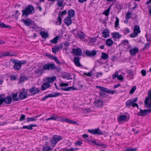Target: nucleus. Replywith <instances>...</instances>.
I'll return each instance as SVG.
<instances>
[{
    "label": "nucleus",
    "instance_id": "b1692460",
    "mask_svg": "<svg viewBox=\"0 0 151 151\" xmlns=\"http://www.w3.org/2000/svg\"><path fill=\"white\" fill-rule=\"evenodd\" d=\"M50 85L47 83H43L41 86V89L42 91H44L47 88L50 87Z\"/></svg>",
    "mask_w": 151,
    "mask_h": 151
},
{
    "label": "nucleus",
    "instance_id": "49530a36",
    "mask_svg": "<svg viewBox=\"0 0 151 151\" xmlns=\"http://www.w3.org/2000/svg\"><path fill=\"white\" fill-rule=\"evenodd\" d=\"M137 150V149L136 148H129L125 150L124 151H136Z\"/></svg>",
    "mask_w": 151,
    "mask_h": 151
},
{
    "label": "nucleus",
    "instance_id": "f03ea898",
    "mask_svg": "<svg viewBox=\"0 0 151 151\" xmlns=\"http://www.w3.org/2000/svg\"><path fill=\"white\" fill-rule=\"evenodd\" d=\"M34 10V8L33 6L31 5H28L27 6H26L24 9L22 10V16L27 17L29 14L32 13Z\"/></svg>",
    "mask_w": 151,
    "mask_h": 151
},
{
    "label": "nucleus",
    "instance_id": "cd10ccee",
    "mask_svg": "<svg viewBox=\"0 0 151 151\" xmlns=\"http://www.w3.org/2000/svg\"><path fill=\"white\" fill-rule=\"evenodd\" d=\"M75 12L74 10L72 9H70L68 11V15L70 17H73L75 16Z\"/></svg>",
    "mask_w": 151,
    "mask_h": 151
},
{
    "label": "nucleus",
    "instance_id": "412c9836",
    "mask_svg": "<svg viewBox=\"0 0 151 151\" xmlns=\"http://www.w3.org/2000/svg\"><path fill=\"white\" fill-rule=\"evenodd\" d=\"M71 18V17L67 16L64 19V22L67 26L70 25L72 23V22Z\"/></svg>",
    "mask_w": 151,
    "mask_h": 151
},
{
    "label": "nucleus",
    "instance_id": "ddd939ff",
    "mask_svg": "<svg viewBox=\"0 0 151 151\" xmlns=\"http://www.w3.org/2000/svg\"><path fill=\"white\" fill-rule=\"evenodd\" d=\"M29 91L31 93V95H34L39 93L40 92L39 89L38 88H35L33 86L31 88L29 89Z\"/></svg>",
    "mask_w": 151,
    "mask_h": 151
},
{
    "label": "nucleus",
    "instance_id": "f257e3e1",
    "mask_svg": "<svg viewBox=\"0 0 151 151\" xmlns=\"http://www.w3.org/2000/svg\"><path fill=\"white\" fill-rule=\"evenodd\" d=\"M96 88H99L100 90V91L99 92V95L100 96L102 97V98L106 96V94L105 93V92L111 94L114 93V92L113 91H111V90L104 87L96 86Z\"/></svg>",
    "mask_w": 151,
    "mask_h": 151
},
{
    "label": "nucleus",
    "instance_id": "9b49d317",
    "mask_svg": "<svg viewBox=\"0 0 151 151\" xmlns=\"http://www.w3.org/2000/svg\"><path fill=\"white\" fill-rule=\"evenodd\" d=\"M138 100V98L136 97L134 99H132L127 101L125 103L126 106L127 107H129L131 106L133 103L136 102Z\"/></svg>",
    "mask_w": 151,
    "mask_h": 151
},
{
    "label": "nucleus",
    "instance_id": "aec40b11",
    "mask_svg": "<svg viewBox=\"0 0 151 151\" xmlns=\"http://www.w3.org/2000/svg\"><path fill=\"white\" fill-rule=\"evenodd\" d=\"M12 98L9 96H7L5 98L4 97V101L6 104H10L12 101Z\"/></svg>",
    "mask_w": 151,
    "mask_h": 151
},
{
    "label": "nucleus",
    "instance_id": "7ed1b4c3",
    "mask_svg": "<svg viewBox=\"0 0 151 151\" xmlns=\"http://www.w3.org/2000/svg\"><path fill=\"white\" fill-rule=\"evenodd\" d=\"M133 32L134 34L131 33L130 34V36L132 38L137 37L138 34L141 32L140 28L139 25H135L134 26Z\"/></svg>",
    "mask_w": 151,
    "mask_h": 151
},
{
    "label": "nucleus",
    "instance_id": "423d86ee",
    "mask_svg": "<svg viewBox=\"0 0 151 151\" xmlns=\"http://www.w3.org/2000/svg\"><path fill=\"white\" fill-rule=\"evenodd\" d=\"M140 111L138 112L137 115L139 116H144L147 115L151 113V109L142 110L139 109Z\"/></svg>",
    "mask_w": 151,
    "mask_h": 151
},
{
    "label": "nucleus",
    "instance_id": "e2e57ef3",
    "mask_svg": "<svg viewBox=\"0 0 151 151\" xmlns=\"http://www.w3.org/2000/svg\"><path fill=\"white\" fill-rule=\"evenodd\" d=\"M141 73L143 76H145L146 75V71L145 70H142L141 71Z\"/></svg>",
    "mask_w": 151,
    "mask_h": 151
},
{
    "label": "nucleus",
    "instance_id": "c85d7f7f",
    "mask_svg": "<svg viewBox=\"0 0 151 151\" xmlns=\"http://www.w3.org/2000/svg\"><path fill=\"white\" fill-rule=\"evenodd\" d=\"M40 115H37L33 117H28L27 119L26 122H29L30 121H34L37 120L36 118L40 116Z\"/></svg>",
    "mask_w": 151,
    "mask_h": 151
},
{
    "label": "nucleus",
    "instance_id": "c9c22d12",
    "mask_svg": "<svg viewBox=\"0 0 151 151\" xmlns=\"http://www.w3.org/2000/svg\"><path fill=\"white\" fill-rule=\"evenodd\" d=\"M42 149L43 151H50L52 150L53 148H51L50 147L48 146H43Z\"/></svg>",
    "mask_w": 151,
    "mask_h": 151
},
{
    "label": "nucleus",
    "instance_id": "1a4fd4ad",
    "mask_svg": "<svg viewBox=\"0 0 151 151\" xmlns=\"http://www.w3.org/2000/svg\"><path fill=\"white\" fill-rule=\"evenodd\" d=\"M88 131L89 133L94 134L100 135L103 134L101 130L99 128L89 129L88 130Z\"/></svg>",
    "mask_w": 151,
    "mask_h": 151
},
{
    "label": "nucleus",
    "instance_id": "4be33fe9",
    "mask_svg": "<svg viewBox=\"0 0 151 151\" xmlns=\"http://www.w3.org/2000/svg\"><path fill=\"white\" fill-rule=\"evenodd\" d=\"M37 126V125L36 124H30L29 126L24 125L22 127H21V129H27L29 130H32L33 129V127H36Z\"/></svg>",
    "mask_w": 151,
    "mask_h": 151
},
{
    "label": "nucleus",
    "instance_id": "052dcab7",
    "mask_svg": "<svg viewBox=\"0 0 151 151\" xmlns=\"http://www.w3.org/2000/svg\"><path fill=\"white\" fill-rule=\"evenodd\" d=\"M97 146L102 147L104 148H106L107 147V145L106 144H97Z\"/></svg>",
    "mask_w": 151,
    "mask_h": 151
},
{
    "label": "nucleus",
    "instance_id": "393cba45",
    "mask_svg": "<svg viewBox=\"0 0 151 151\" xmlns=\"http://www.w3.org/2000/svg\"><path fill=\"white\" fill-rule=\"evenodd\" d=\"M20 64L19 62L15 63L13 67V69L15 70H17L20 69L21 67Z\"/></svg>",
    "mask_w": 151,
    "mask_h": 151
},
{
    "label": "nucleus",
    "instance_id": "f8f14e48",
    "mask_svg": "<svg viewBox=\"0 0 151 151\" xmlns=\"http://www.w3.org/2000/svg\"><path fill=\"white\" fill-rule=\"evenodd\" d=\"M67 14L66 10H64L62 12H60L58 14V22H59V24L61 25L62 23V20L63 15H65Z\"/></svg>",
    "mask_w": 151,
    "mask_h": 151
},
{
    "label": "nucleus",
    "instance_id": "a18cd8bd",
    "mask_svg": "<svg viewBox=\"0 0 151 151\" xmlns=\"http://www.w3.org/2000/svg\"><path fill=\"white\" fill-rule=\"evenodd\" d=\"M119 20L117 17L116 18V20L115 22V28L118 27L119 25Z\"/></svg>",
    "mask_w": 151,
    "mask_h": 151
},
{
    "label": "nucleus",
    "instance_id": "a211bd4d",
    "mask_svg": "<svg viewBox=\"0 0 151 151\" xmlns=\"http://www.w3.org/2000/svg\"><path fill=\"white\" fill-rule=\"evenodd\" d=\"M27 93L26 91H23L21 92L19 95V99L21 100H22L27 98Z\"/></svg>",
    "mask_w": 151,
    "mask_h": 151
},
{
    "label": "nucleus",
    "instance_id": "39448f33",
    "mask_svg": "<svg viewBox=\"0 0 151 151\" xmlns=\"http://www.w3.org/2000/svg\"><path fill=\"white\" fill-rule=\"evenodd\" d=\"M148 96L146 97L145 101L146 106L148 105L149 107L151 108V89L148 91Z\"/></svg>",
    "mask_w": 151,
    "mask_h": 151
},
{
    "label": "nucleus",
    "instance_id": "bf43d9fd",
    "mask_svg": "<svg viewBox=\"0 0 151 151\" xmlns=\"http://www.w3.org/2000/svg\"><path fill=\"white\" fill-rule=\"evenodd\" d=\"M150 44L149 43H146L144 47L142 48L143 50H145L147 49H148L150 47Z\"/></svg>",
    "mask_w": 151,
    "mask_h": 151
},
{
    "label": "nucleus",
    "instance_id": "58836bf2",
    "mask_svg": "<svg viewBox=\"0 0 151 151\" xmlns=\"http://www.w3.org/2000/svg\"><path fill=\"white\" fill-rule=\"evenodd\" d=\"M101 58L103 59L106 60L109 58L108 55L105 52H102Z\"/></svg>",
    "mask_w": 151,
    "mask_h": 151
},
{
    "label": "nucleus",
    "instance_id": "20e7f679",
    "mask_svg": "<svg viewBox=\"0 0 151 151\" xmlns=\"http://www.w3.org/2000/svg\"><path fill=\"white\" fill-rule=\"evenodd\" d=\"M62 138L59 135H55L52 137V140L50 141L51 146L54 147L57 142L61 139Z\"/></svg>",
    "mask_w": 151,
    "mask_h": 151
},
{
    "label": "nucleus",
    "instance_id": "ea45409f",
    "mask_svg": "<svg viewBox=\"0 0 151 151\" xmlns=\"http://www.w3.org/2000/svg\"><path fill=\"white\" fill-rule=\"evenodd\" d=\"M78 36L81 39H83L85 37V34L83 32H80L78 33Z\"/></svg>",
    "mask_w": 151,
    "mask_h": 151
},
{
    "label": "nucleus",
    "instance_id": "3c124183",
    "mask_svg": "<svg viewBox=\"0 0 151 151\" xmlns=\"http://www.w3.org/2000/svg\"><path fill=\"white\" fill-rule=\"evenodd\" d=\"M132 15V14L130 12H128L126 14V18L127 19H128L130 18Z\"/></svg>",
    "mask_w": 151,
    "mask_h": 151
},
{
    "label": "nucleus",
    "instance_id": "2eb2a0df",
    "mask_svg": "<svg viewBox=\"0 0 151 151\" xmlns=\"http://www.w3.org/2000/svg\"><path fill=\"white\" fill-rule=\"evenodd\" d=\"M74 54L77 56L81 55L82 54V51L81 49L78 47L76 49H73L72 50Z\"/></svg>",
    "mask_w": 151,
    "mask_h": 151
},
{
    "label": "nucleus",
    "instance_id": "4d7b16f0",
    "mask_svg": "<svg viewBox=\"0 0 151 151\" xmlns=\"http://www.w3.org/2000/svg\"><path fill=\"white\" fill-rule=\"evenodd\" d=\"M17 77L16 75L12 76H10L11 80L12 81H15L17 78Z\"/></svg>",
    "mask_w": 151,
    "mask_h": 151
},
{
    "label": "nucleus",
    "instance_id": "69168bd1",
    "mask_svg": "<svg viewBox=\"0 0 151 151\" xmlns=\"http://www.w3.org/2000/svg\"><path fill=\"white\" fill-rule=\"evenodd\" d=\"M117 79L118 80H120V81H122L123 80V77L121 75H120L119 76H118L117 77Z\"/></svg>",
    "mask_w": 151,
    "mask_h": 151
},
{
    "label": "nucleus",
    "instance_id": "a878e982",
    "mask_svg": "<svg viewBox=\"0 0 151 151\" xmlns=\"http://www.w3.org/2000/svg\"><path fill=\"white\" fill-rule=\"evenodd\" d=\"M102 37L105 38L108 37L109 36V33L107 29H105L102 31Z\"/></svg>",
    "mask_w": 151,
    "mask_h": 151
},
{
    "label": "nucleus",
    "instance_id": "f3484780",
    "mask_svg": "<svg viewBox=\"0 0 151 151\" xmlns=\"http://www.w3.org/2000/svg\"><path fill=\"white\" fill-rule=\"evenodd\" d=\"M43 67L42 68L39 67L34 71L35 73L37 74L38 76H40L44 72Z\"/></svg>",
    "mask_w": 151,
    "mask_h": 151
},
{
    "label": "nucleus",
    "instance_id": "dca6fc26",
    "mask_svg": "<svg viewBox=\"0 0 151 151\" xmlns=\"http://www.w3.org/2000/svg\"><path fill=\"white\" fill-rule=\"evenodd\" d=\"M22 21L27 26H28L32 24V21L30 19L27 18L25 20L22 19Z\"/></svg>",
    "mask_w": 151,
    "mask_h": 151
},
{
    "label": "nucleus",
    "instance_id": "774afa93",
    "mask_svg": "<svg viewBox=\"0 0 151 151\" xmlns=\"http://www.w3.org/2000/svg\"><path fill=\"white\" fill-rule=\"evenodd\" d=\"M2 54L3 56H9L10 55L9 52L3 53Z\"/></svg>",
    "mask_w": 151,
    "mask_h": 151
},
{
    "label": "nucleus",
    "instance_id": "6ab92c4d",
    "mask_svg": "<svg viewBox=\"0 0 151 151\" xmlns=\"http://www.w3.org/2000/svg\"><path fill=\"white\" fill-rule=\"evenodd\" d=\"M80 58L78 57H75L73 60V62L75 63V65L78 67H80L81 66V65L80 63Z\"/></svg>",
    "mask_w": 151,
    "mask_h": 151
},
{
    "label": "nucleus",
    "instance_id": "5701e85b",
    "mask_svg": "<svg viewBox=\"0 0 151 151\" xmlns=\"http://www.w3.org/2000/svg\"><path fill=\"white\" fill-rule=\"evenodd\" d=\"M139 51L138 48L137 47L134 48L133 49H131L129 51V53L132 55H135Z\"/></svg>",
    "mask_w": 151,
    "mask_h": 151
},
{
    "label": "nucleus",
    "instance_id": "09e8293b",
    "mask_svg": "<svg viewBox=\"0 0 151 151\" xmlns=\"http://www.w3.org/2000/svg\"><path fill=\"white\" fill-rule=\"evenodd\" d=\"M136 89V87L135 86H133L129 91V93L131 94L133 93Z\"/></svg>",
    "mask_w": 151,
    "mask_h": 151
},
{
    "label": "nucleus",
    "instance_id": "0e129e2a",
    "mask_svg": "<svg viewBox=\"0 0 151 151\" xmlns=\"http://www.w3.org/2000/svg\"><path fill=\"white\" fill-rule=\"evenodd\" d=\"M25 115L24 114H22L21 116V117L20 118L19 120L20 121H22V120H24L25 119Z\"/></svg>",
    "mask_w": 151,
    "mask_h": 151
},
{
    "label": "nucleus",
    "instance_id": "f704fd0d",
    "mask_svg": "<svg viewBox=\"0 0 151 151\" xmlns=\"http://www.w3.org/2000/svg\"><path fill=\"white\" fill-rule=\"evenodd\" d=\"M56 79V77H52L50 78H47V82L49 83H52Z\"/></svg>",
    "mask_w": 151,
    "mask_h": 151
},
{
    "label": "nucleus",
    "instance_id": "79ce46f5",
    "mask_svg": "<svg viewBox=\"0 0 151 151\" xmlns=\"http://www.w3.org/2000/svg\"><path fill=\"white\" fill-rule=\"evenodd\" d=\"M27 78L26 77L24 76L21 75L19 77V82L20 83H21L26 80H27Z\"/></svg>",
    "mask_w": 151,
    "mask_h": 151
},
{
    "label": "nucleus",
    "instance_id": "4468645a",
    "mask_svg": "<svg viewBox=\"0 0 151 151\" xmlns=\"http://www.w3.org/2000/svg\"><path fill=\"white\" fill-rule=\"evenodd\" d=\"M63 47V45L61 43L59 45L55 46L54 47L52 48V52L54 53H56V52L58 51L59 50L61 49Z\"/></svg>",
    "mask_w": 151,
    "mask_h": 151
},
{
    "label": "nucleus",
    "instance_id": "603ef678",
    "mask_svg": "<svg viewBox=\"0 0 151 151\" xmlns=\"http://www.w3.org/2000/svg\"><path fill=\"white\" fill-rule=\"evenodd\" d=\"M4 96V95L2 94L0 96V105H1L4 102V97H2L3 96Z\"/></svg>",
    "mask_w": 151,
    "mask_h": 151
},
{
    "label": "nucleus",
    "instance_id": "5fc2aeb1",
    "mask_svg": "<svg viewBox=\"0 0 151 151\" xmlns=\"http://www.w3.org/2000/svg\"><path fill=\"white\" fill-rule=\"evenodd\" d=\"M53 59L55 60L56 63L58 64H60L61 63L59 61L58 58L56 56L53 57Z\"/></svg>",
    "mask_w": 151,
    "mask_h": 151
},
{
    "label": "nucleus",
    "instance_id": "473e14b6",
    "mask_svg": "<svg viewBox=\"0 0 151 151\" xmlns=\"http://www.w3.org/2000/svg\"><path fill=\"white\" fill-rule=\"evenodd\" d=\"M65 122L69 123L70 124H76L78 123L77 122L74 121L70 120L69 119L67 118H65Z\"/></svg>",
    "mask_w": 151,
    "mask_h": 151
},
{
    "label": "nucleus",
    "instance_id": "6e6d98bb",
    "mask_svg": "<svg viewBox=\"0 0 151 151\" xmlns=\"http://www.w3.org/2000/svg\"><path fill=\"white\" fill-rule=\"evenodd\" d=\"M122 44L124 45H126L129 43V41L128 40H122Z\"/></svg>",
    "mask_w": 151,
    "mask_h": 151
},
{
    "label": "nucleus",
    "instance_id": "37998d69",
    "mask_svg": "<svg viewBox=\"0 0 151 151\" xmlns=\"http://www.w3.org/2000/svg\"><path fill=\"white\" fill-rule=\"evenodd\" d=\"M12 98L13 99L16 101H17L19 100V99L17 98V93H14L12 94Z\"/></svg>",
    "mask_w": 151,
    "mask_h": 151
},
{
    "label": "nucleus",
    "instance_id": "8fccbe9b",
    "mask_svg": "<svg viewBox=\"0 0 151 151\" xmlns=\"http://www.w3.org/2000/svg\"><path fill=\"white\" fill-rule=\"evenodd\" d=\"M57 1L58 3L57 4V5L58 6L61 7L63 6V0H62L61 1H60L59 0H58Z\"/></svg>",
    "mask_w": 151,
    "mask_h": 151
},
{
    "label": "nucleus",
    "instance_id": "680f3d73",
    "mask_svg": "<svg viewBox=\"0 0 151 151\" xmlns=\"http://www.w3.org/2000/svg\"><path fill=\"white\" fill-rule=\"evenodd\" d=\"M83 74L89 77H91L92 76V72L90 71L88 73H84Z\"/></svg>",
    "mask_w": 151,
    "mask_h": 151
},
{
    "label": "nucleus",
    "instance_id": "0eeeda50",
    "mask_svg": "<svg viewBox=\"0 0 151 151\" xmlns=\"http://www.w3.org/2000/svg\"><path fill=\"white\" fill-rule=\"evenodd\" d=\"M43 69L45 70H53L56 68V66L54 63H48L43 65Z\"/></svg>",
    "mask_w": 151,
    "mask_h": 151
},
{
    "label": "nucleus",
    "instance_id": "e433bc0d",
    "mask_svg": "<svg viewBox=\"0 0 151 151\" xmlns=\"http://www.w3.org/2000/svg\"><path fill=\"white\" fill-rule=\"evenodd\" d=\"M111 6L110 5L109 8L105 10L103 13V14L106 16H108L109 14L110 8Z\"/></svg>",
    "mask_w": 151,
    "mask_h": 151
},
{
    "label": "nucleus",
    "instance_id": "13d9d810",
    "mask_svg": "<svg viewBox=\"0 0 151 151\" xmlns=\"http://www.w3.org/2000/svg\"><path fill=\"white\" fill-rule=\"evenodd\" d=\"M122 5L120 4H118L116 5V8L118 9L119 10V12H120L121 9L122 8Z\"/></svg>",
    "mask_w": 151,
    "mask_h": 151
},
{
    "label": "nucleus",
    "instance_id": "c756f323",
    "mask_svg": "<svg viewBox=\"0 0 151 151\" xmlns=\"http://www.w3.org/2000/svg\"><path fill=\"white\" fill-rule=\"evenodd\" d=\"M113 41L111 39H108L106 41V44L108 46H110L113 44Z\"/></svg>",
    "mask_w": 151,
    "mask_h": 151
},
{
    "label": "nucleus",
    "instance_id": "864d4df0",
    "mask_svg": "<svg viewBox=\"0 0 151 151\" xmlns=\"http://www.w3.org/2000/svg\"><path fill=\"white\" fill-rule=\"evenodd\" d=\"M65 119V118L62 116H60L59 117H57V119L59 121H60L61 122H64Z\"/></svg>",
    "mask_w": 151,
    "mask_h": 151
},
{
    "label": "nucleus",
    "instance_id": "4c0bfd02",
    "mask_svg": "<svg viewBox=\"0 0 151 151\" xmlns=\"http://www.w3.org/2000/svg\"><path fill=\"white\" fill-rule=\"evenodd\" d=\"M60 37L58 35L55 37L53 39L51 40L50 42L56 44L57 42L58 39H59Z\"/></svg>",
    "mask_w": 151,
    "mask_h": 151
},
{
    "label": "nucleus",
    "instance_id": "72a5a7b5",
    "mask_svg": "<svg viewBox=\"0 0 151 151\" xmlns=\"http://www.w3.org/2000/svg\"><path fill=\"white\" fill-rule=\"evenodd\" d=\"M127 118V116L124 115H121L119 116L118 119L120 121L122 122L126 120Z\"/></svg>",
    "mask_w": 151,
    "mask_h": 151
},
{
    "label": "nucleus",
    "instance_id": "338daca9",
    "mask_svg": "<svg viewBox=\"0 0 151 151\" xmlns=\"http://www.w3.org/2000/svg\"><path fill=\"white\" fill-rule=\"evenodd\" d=\"M69 86L68 83H61L60 86V87L67 86Z\"/></svg>",
    "mask_w": 151,
    "mask_h": 151
},
{
    "label": "nucleus",
    "instance_id": "6e6552de",
    "mask_svg": "<svg viewBox=\"0 0 151 151\" xmlns=\"http://www.w3.org/2000/svg\"><path fill=\"white\" fill-rule=\"evenodd\" d=\"M60 94L58 92H52V93L49 94L47 95L44 96L43 98H42L41 99V101H45L47 98L50 97H56L60 95Z\"/></svg>",
    "mask_w": 151,
    "mask_h": 151
},
{
    "label": "nucleus",
    "instance_id": "2f4dec72",
    "mask_svg": "<svg viewBox=\"0 0 151 151\" xmlns=\"http://www.w3.org/2000/svg\"><path fill=\"white\" fill-rule=\"evenodd\" d=\"M40 34L43 38H46L48 37L47 33L44 31H42L40 32Z\"/></svg>",
    "mask_w": 151,
    "mask_h": 151
},
{
    "label": "nucleus",
    "instance_id": "bb28decb",
    "mask_svg": "<svg viewBox=\"0 0 151 151\" xmlns=\"http://www.w3.org/2000/svg\"><path fill=\"white\" fill-rule=\"evenodd\" d=\"M112 37L113 38L119 39L121 37L122 35L117 32H114L111 34Z\"/></svg>",
    "mask_w": 151,
    "mask_h": 151
},
{
    "label": "nucleus",
    "instance_id": "9d476101",
    "mask_svg": "<svg viewBox=\"0 0 151 151\" xmlns=\"http://www.w3.org/2000/svg\"><path fill=\"white\" fill-rule=\"evenodd\" d=\"M97 51L95 49L90 51L86 50L85 52V54L87 56L91 57L93 56H95L97 54Z\"/></svg>",
    "mask_w": 151,
    "mask_h": 151
},
{
    "label": "nucleus",
    "instance_id": "de8ad7c7",
    "mask_svg": "<svg viewBox=\"0 0 151 151\" xmlns=\"http://www.w3.org/2000/svg\"><path fill=\"white\" fill-rule=\"evenodd\" d=\"M123 32L124 33V35H125L129 33L130 32V31L128 28H127L124 29Z\"/></svg>",
    "mask_w": 151,
    "mask_h": 151
},
{
    "label": "nucleus",
    "instance_id": "c03bdc74",
    "mask_svg": "<svg viewBox=\"0 0 151 151\" xmlns=\"http://www.w3.org/2000/svg\"><path fill=\"white\" fill-rule=\"evenodd\" d=\"M57 117L56 116H55V115H54V116H51L50 117L48 118V119H47L46 120L47 121L51 120H57Z\"/></svg>",
    "mask_w": 151,
    "mask_h": 151
},
{
    "label": "nucleus",
    "instance_id": "a19ab883",
    "mask_svg": "<svg viewBox=\"0 0 151 151\" xmlns=\"http://www.w3.org/2000/svg\"><path fill=\"white\" fill-rule=\"evenodd\" d=\"M10 27L9 25L5 24L4 23L0 22V28H8Z\"/></svg>",
    "mask_w": 151,
    "mask_h": 151
},
{
    "label": "nucleus",
    "instance_id": "7c9ffc66",
    "mask_svg": "<svg viewBox=\"0 0 151 151\" xmlns=\"http://www.w3.org/2000/svg\"><path fill=\"white\" fill-rule=\"evenodd\" d=\"M95 105L97 107H100L103 105V103L102 101L97 100L95 101Z\"/></svg>",
    "mask_w": 151,
    "mask_h": 151
}]
</instances>
